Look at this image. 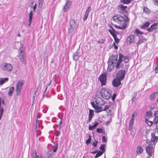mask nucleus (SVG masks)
Returning <instances> with one entry per match:
<instances>
[{"label": "nucleus", "instance_id": "f257e3e1", "mask_svg": "<svg viewBox=\"0 0 158 158\" xmlns=\"http://www.w3.org/2000/svg\"><path fill=\"white\" fill-rule=\"evenodd\" d=\"M113 20L119 24L120 26L114 25L116 28L119 29L124 30L127 27V24L129 21V19L126 16L123 17L122 15H115L113 17Z\"/></svg>", "mask_w": 158, "mask_h": 158}, {"label": "nucleus", "instance_id": "f03ea898", "mask_svg": "<svg viewBox=\"0 0 158 158\" xmlns=\"http://www.w3.org/2000/svg\"><path fill=\"white\" fill-rule=\"evenodd\" d=\"M147 142L148 143V145L146 147V151L148 154V158H150L152 156L154 152V148L155 146L154 143H153L152 142H149L148 140H147Z\"/></svg>", "mask_w": 158, "mask_h": 158}, {"label": "nucleus", "instance_id": "7ed1b4c3", "mask_svg": "<svg viewBox=\"0 0 158 158\" xmlns=\"http://www.w3.org/2000/svg\"><path fill=\"white\" fill-rule=\"evenodd\" d=\"M100 93L102 96L107 100L109 99L111 96L112 91L108 89H102Z\"/></svg>", "mask_w": 158, "mask_h": 158}, {"label": "nucleus", "instance_id": "20e7f679", "mask_svg": "<svg viewBox=\"0 0 158 158\" xmlns=\"http://www.w3.org/2000/svg\"><path fill=\"white\" fill-rule=\"evenodd\" d=\"M122 61L125 63H127L129 61V59L128 56H124L122 54H120L118 60L116 63V68L117 69L119 68L120 65Z\"/></svg>", "mask_w": 158, "mask_h": 158}, {"label": "nucleus", "instance_id": "39448f33", "mask_svg": "<svg viewBox=\"0 0 158 158\" xmlns=\"http://www.w3.org/2000/svg\"><path fill=\"white\" fill-rule=\"evenodd\" d=\"M118 7L119 13L120 14H124L123 16H122L123 17L126 16L127 18H128L127 15L128 12L126 10V9L127 8V6H124L123 4H121L118 6Z\"/></svg>", "mask_w": 158, "mask_h": 158}, {"label": "nucleus", "instance_id": "423d86ee", "mask_svg": "<svg viewBox=\"0 0 158 158\" xmlns=\"http://www.w3.org/2000/svg\"><path fill=\"white\" fill-rule=\"evenodd\" d=\"M24 82L22 81H19L16 85V92L17 96L21 94V91Z\"/></svg>", "mask_w": 158, "mask_h": 158}, {"label": "nucleus", "instance_id": "0eeeda50", "mask_svg": "<svg viewBox=\"0 0 158 158\" xmlns=\"http://www.w3.org/2000/svg\"><path fill=\"white\" fill-rule=\"evenodd\" d=\"M0 67L3 70L8 72L11 71L13 69V67L11 64L5 62L2 63L0 65Z\"/></svg>", "mask_w": 158, "mask_h": 158}, {"label": "nucleus", "instance_id": "6e6552de", "mask_svg": "<svg viewBox=\"0 0 158 158\" xmlns=\"http://www.w3.org/2000/svg\"><path fill=\"white\" fill-rule=\"evenodd\" d=\"M107 76L106 73L102 74L100 75L98 79L102 86L106 85Z\"/></svg>", "mask_w": 158, "mask_h": 158}, {"label": "nucleus", "instance_id": "1a4fd4ad", "mask_svg": "<svg viewBox=\"0 0 158 158\" xmlns=\"http://www.w3.org/2000/svg\"><path fill=\"white\" fill-rule=\"evenodd\" d=\"M22 47H20L19 50V58L21 62L24 64H26V60L25 57L24 56V53H23V51L22 49Z\"/></svg>", "mask_w": 158, "mask_h": 158}, {"label": "nucleus", "instance_id": "9d476101", "mask_svg": "<svg viewBox=\"0 0 158 158\" xmlns=\"http://www.w3.org/2000/svg\"><path fill=\"white\" fill-rule=\"evenodd\" d=\"M137 37L135 35H131L127 36L126 38V40L127 43L131 44L134 43L137 40Z\"/></svg>", "mask_w": 158, "mask_h": 158}, {"label": "nucleus", "instance_id": "9b49d317", "mask_svg": "<svg viewBox=\"0 0 158 158\" xmlns=\"http://www.w3.org/2000/svg\"><path fill=\"white\" fill-rule=\"evenodd\" d=\"M125 74L126 71L124 70H120L118 71L116 77L122 81L124 78Z\"/></svg>", "mask_w": 158, "mask_h": 158}, {"label": "nucleus", "instance_id": "f8f14e48", "mask_svg": "<svg viewBox=\"0 0 158 158\" xmlns=\"http://www.w3.org/2000/svg\"><path fill=\"white\" fill-rule=\"evenodd\" d=\"M91 104L92 107L94 108L96 110L95 112L96 113H98L102 111V107L98 106L97 104L96 105L94 102H91Z\"/></svg>", "mask_w": 158, "mask_h": 158}, {"label": "nucleus", "instance_id": "ddd939ff", "mask_svg": "<svg viewBox=\"0 0 158 158\" xmlns=\"http://www.w3.org/2000/svg\"><path fill=\"white\" fill-rule=\"evenodd\" d=\"M95 102L97 105L100 106H103L106 103L105 101L102 98L99 97L97 98Z\"/></svg>", "mask_w": 158, "mask_h": 158}, {"label": "nucleus", "instance_id": "4468645a", "mask_svg": "<svg viewBox=\"0 0 158 158\" xmlns=\"http://www.w3.org/2000/svg\"><path fill=\"white\" fill-rule=\"evenodd\" d=\"M115 64L113 63V62H110V61H108V66L107 69V71L108 72H110L113 70L115 66Z\"/></svg>", "mask_w": 158, "mask_h": 158}, {"label": "nucleus", "instance_id": "2eb2a0df", "mask_svg": "<svg viewBox=\"0 0 158 158\" xmlns=\"http://www.w3.org/2000/svg\"><path fill=\"white\" fill-rule=\"evenodd\" d=\"M121 81L117 78H115L112 81V85L114 87H118L121 84Z\"/></svg>", "mask_w": 158, "mask_h": 158}, {"label": "nucleus", "instance_id": "dca6fc26", "mask_svg": "<svg viewBox=\"0 0 158 158\" xmlns=\"http://www.w3.org/2000/svg\"><path fill=\"white\" fill-rule=\"evenodd\" d=\"M118 56L117 55H112L110 57L108 61H110V62H113V63H115L116 65V63L118 61Z\"/></svg>", "mask_w": 158, "mask_h": 158}, {"label": "nucleus", "instance_id": "f3484780", "mask_svg": "<svg viewBox=\"0 0 158 158\" xmlns=\"http://www.w3.org/2000/svg\"><path fill=\"white\" fill-rule=\"evenodd\" d=\"M91 8L90 6L89 7L87 8L85 11V14L83 16V21H85L87 20L88 16L89 14V13L90 11L91 10Z\"/></svg>", "mask_w": 158, "mask_h": 158}, {"label": "nucleus", "instance_id": "a211bd4d", "mask_svg": "<svg viewBox=\"0 0 158 158\" xmlns=\"http://www.w3.org/2000/svg\"><path fill=\"white\" fill-rule=\"evenodd\" d=\"M70 27L78 28V25H77L75 20L74 19H71L69 22Z\"/></svg>", "mask_w": 158, "mask_h": 158}, {"label": "nucleus", "instance_id": "6ab92c4d", "mask_svg": "<svg viewBox=\"0 0 158 158\" xmlns=\"http://www.w3.org/2000/svg\"><path fill=\"white\" fill-rule=\"evenodd\" d=\"M77 28L70 27L68 29V34L70 35L74 34L77 31Z\"/></svg>", "mask_w": 158, "mask_h": 158}, {"label": "nucleus", "instance_id": "aec40b11", "mask_svg": "<svg viewBox=\"0 0 158 158\" xmlns=\"http://www.w3.org/2000/svg\"><path fill=\"white\" fill-rule=\"evenodd\" d=\"M151 141L150 142H153V143L155 145V142H156L158 139V138L157 136H155V134L154 133H152L151 134Z\"/></svg>", "mask_w": 158, "mask_h": 158}, {"label": "nucleus", "instance_id": "412c9836", "mask_svg": "<svg viewBox=\"0 0 158 158\" xmlns=\"http://www.w3.org/2000/svg\"><path fill=\"white\" fill-rule=\"evenodd\" d=\"M110 27L111 29H109L108 30V31L111 35L113 36V37H114L116 35V33L118 34V32L117 31H116L113 28V27L111 26H110Z\"/></svg>", "mask_w": 158, "mask_h": 158}, {"label": "nucleus", "instance_id": "4be33fe9", "mask_svg": "<svg viewBox=\"0 0 158 158\" xmlns=\"http://www.w3.org/2000/svg\"><path fill=\"white\" fill-rule=\"evenodd\" d=\"M79 50H77L76 52L73 55V58L74 60L77 61L79 59Z\"/></svg>", "mask_w": 158, "mask_h": 158}, {"label": "nucleus", "instance_id": "5701e85b", "mask_svg": "<svg viewBox=\"0 0 158 158\" xmlns=\"http://www.w3.org/2000/svg\"><path fill=\"white\" fill-rule=\"evenodd\" d=\"M156 24L154 23L149 28H148L147 30L149 32H152L154 30H156L157 29V28L156 27Z\"/></svg>", "mask_w": 158, "mask_h": 158}, {"label": "nucleus", "instance_id": "b1692460", "mask_svg": "<svg viewBox=\"0 0 158 158\" xmlns=\"http://www.w3.org/2000/svg\"><path fill=\"white\" fill-rule=\"evenodd\" d=\"M8 77L0 78V85L3 84L5 82L8 81Z\"/></svg>", "mask_w": 158, "mask_h": 158}, {"label": "nucleus", "instance_id": "393cba45", "mask_svg": "<svg viewBox=\"0 0 158 158\" xmlns=\"http://www.w3.org/2000/svg\"><path fill=\"white\" fill-rule=\"evenodd\" d=\"M154 114L155 117L154 119L153 123L156 124H157L158 122V111H157Z\"/></svg>", "mask_w": 158, "mask_h": 158}, {"label": "nucleus", "instance_id": "a878e982", "mask_svg": "<svg viewBox=\"0 0 158 158\" xmlns=\"http://www.w3.org/2000/svg\"><path fill=\"white\" fill-rule=\"evenodd\" d=\"M158 96V92H155L152 94L150 97V99L151 100H153L156 97Z\"/></svg>", "mask_w": 158, "mask_h": 158}, {"label": "nucleus", "instance_id": "bb28decb", "mask_svg": "<svg viewBox=\"0 0 158 158\" xmlns=\"http://www.w3.org/2000/svg\"><path fill=\"white\" fill-rule=\"evenodd\" d=\"M98 125V123L95 122V123L93 125L89 126V129L91 131L95 129Z\"/></svg>", "mask_w": 158, "mask_h": 158}, {"label": "nucleus", "instance_id": "cd10ccee", "mask_svg": "<svg viewBox=\"0 0 158 158\" xmlns=\"http://www.w3.org/2000/svg\"><path fill=\"white\" fill-rule=\"evenodd\" d=\"M15 89V88L13 86H12L10 88L9 91L8 93V94L9 96H12V94L13 93Z\"/></svg>", "mask_w": 158, "mask_h": 158}, {"label": "nucleus", "instance_id": "c85d7f7f", "mask_svg": "<svg viewBox=\"0 0 158 158\" xmlns=\"http://www.w3.org/2000/svg\"><path fill=\"white\" fill-rule=\"evenodd\" d=\"M70 2L69 0H68L67 2L65 3V4L63 7V10L64 12H65L66 10L68 9L69 6H68V3L69 2Z\"/></svg>", "mask_w": 158, "mask_h": 158}, {"label": "nucleus", "instance_id": "c756f323", "mask_svg": "<svg viewBox=\"0 0 158 158\" xmlns=\"http://www.w3.org/2000/svg\"><path fill=\"white\" fill-rule=\"evenodd\" d=\"M150 23L148 22H146L145 24L143 25L140 28L145 29L146 28L148 27L150 25Z\"/></svg>", "mask_w": 158, "mask_h": 158}, {"label": "nucleus", "instance_id": "7c9ffc66", "mask_svg": "<svg viewBox=\"0 0 158 158\" xmlns=\"http://www.w3.org/2000/svg\"><path fill=\"white\" fill-rule=\"evenodd\" d=\"M134 121L131 120L129 123V126L128 129L129 131H131L132 129L133 124Z\"/></svg>", "mask_w": 158, "mask_h": 158}, {"label": "nucleus", "instance_id": "2f4dec72", "mask_svg": "<svg viewBox=\"0 0 158 158\" xmlns=\"http://www.w3.org/2000/svg\"><path fill=\"white\" fill-rule=\"evenodd\" d=\"M131 0H120L121 3H123L124 4H129L131 2Z\"/></svg>", "mask_w": 158, "mask_h": 158}, {"label": "nucleus", "instance_id": "473e14b6", "mask_svg": "<svg viewBox=\"0 0 158 158\" xmlns=\"http://www.w3.org/2000/svg\"><path fill=\"white\" fill-rule=\"evenodd\" d=\"M143 11L144 12L147 14H148L150 13V10L146 6H144L143 8Z\"/></svg>", "mask_w": 158, "mask_h": 158}, {"label": "nucleus", "instance_id": "72a5a7b5", "mask_svg": "<svg viewBox=\"0 0 158 158\" xmlns=\"http://www.w3.org/2000/svg\"><path fill=\"white\" fill-rule=\"evenodd\" d=\"M103 153L104 152L103 151H98L95 155V158H97L101 156L103 154Z\"/></svg>", "mask_w": 158, "mask_h": 158}, {"label": "nucleus", "instance_id": "f704fd0d", "mask_svg": "<svg viewBox=\"0 0 158 158\" xmlns=\"http://www.w3.org/2000/svg\"><path fill=\"white\" fill-rule=\"evenodd\" d=\"M32 155L34 158H38V156H39L37 155V152L35 150L33 151Z\"/></svg>", "mask_w": 158, "mask_h": 158}, {"label": "nucleus", "instance_id": "c9c22d12", "mask_svg": "<svg viewBox=\"0 0 158 158\" xmlns=\"http://www.w3.org/2000/svg\"><path fill=\"white\" fill-rule=\"evenodd\" d=\"M94 114L93 111L92 110H89V117L93 118Z\"/></svg>", "mask_w": 158, "mask_h": 158}, {"label": "nucleus", "instance_id": "e433bc0d", "mask_svg": "<svg viewBox=\"0 0 158 158\" xmlns=\"http://www.w3.org/2000/svg\"><path fill=\"white\" fill-rule=\"evenodd\" d=\"M106 145L105 144H102L100 147V149L101 151H103V152L105 151V147Z\"/></svg>", "mask_w": 158, "mask_h": 158}, {"label": "nucleus", "instance_id": "4c0bfd02", "mask_svg": "<svg viewBox=\"0 0 158 158\" xmlns=\"http://www.w3.org/2000/svg\"><path fill=\"white\" fill-rule=\"evenodd\" d=\"M91 136L90 135H89L88 139H87L85 141L86 143L88 145L91 142Z\"/></svg>", "mask_w": 158, "mask_h": 158}, {"label": "nucleus", "instance_id": "58836bf2", "mask_svg": "<svg viewBox=\"0 0 158 158\" xmlns=\"http://www.w3.org/2000/svg\"><path fill=\"white\" fill-rule=\"evenodd\" d=\"M32 17H33V16L29 15V20H28V22H29V23L28 24V25L29 27L30 26L31 24V21H32Z\"/></svg>", "mask_w": 158, "mask_h": 158}, {"label": "nucleus", "instance_id": "ea45409f", "mask_svg": "<svg viewBox=\"0 0 158 158\" xmlns=\"http://www.w3.org/2000/svg\"><path fill=\"white\" fill-rule=\"evenodd\" d=\"M145 121L146 123L149 126H151L152 124V121H149V120L147 119H145Z\"/></svg>", "mask_w": 158, "mask_h": 158}, {"label": "nucleus", "instance_id": "a19ab883", "mask_svg": "<svg viewBox=\"0 0 158 158\" xmlns=\"http://www.w3.org/2000/svg\"><path fill=\"white\" fill-rule=\"evenodd\" d=\"M152 114V112L151 111H147L146 113V115L147 117H151Z\"/></svg>", "mask_w": 158, "mask_h": 158}, {"label": "nucleus", "instance_id": "79ce46f5", "mask_svg": "<svg viewBox=\"0 0 158 158\" xmlns=\"http://www.w3.org/2000/svg\"><path fill=\"white\" fill-rule=\"evenodd\" d=\"M96 131L98 133H103V131L101 128H98L97 129Z\"/></svg>", "mask_w": 158, "mask_h": 158}, {"label": "nucleus", "instance_id": "37998d69", "mask_svg": "<svg viewBox=\"0 0 158 158\" xmlns=\"http://www.w3.org/2000/svg\"><path fill=\"white\" fill-rule=\"evenodd\" d=\"M57 143L53 147V152H56L57 150Z\"/></svg>", "mask_w": 158, "mask_h": 158}, {"label": "nucleus", "instance_id": "c03bdc74", "mask_svg": "<svg viewBox=\"0 0 158 158\" xmlns=\"http://www.w3.org/2000/svg\"><path fill=\"white\" fill-rule=\"evenodd\" d=\"M115 42L117 44H118L119 41V39L117 38V35L113 37Z\"/></svg>", "mask_w": 158, "mask_h": 158}, {"label": "nucleus", "instance_id": "a18cd8bd", "mask_svg": "<svg viewBox=\"0 0 158 158\" xmlns=\"http://www.w3.org/2000/svg\"><path fill=\"white\" fill-rule=\"evenodd\" d=\"M98 141L95 140L93 142L92 144L93 145L94 147H96L98 144Z\"/></svg>", "mask_w": 158, "mask_h": 158}, {"label": "nucleus", "instance_id": "49530a36", "mask_svg": "<svg viewBox=\"0 0 158 158\" xmlns=\"http://www.w3.org/2000/svg\"><path fill=\"white\" fill-rule=\"evenodd\" d=\"M146 41V39L145 38L142 39V40H141V38H140L139 39V44H141L142 43H143Z\"/></svg>", "mask_w": 158, "mask_h": 158}, {"label": "nucleus", "instance_id": "de8ad7c7", "mask_svg": "<svg viewBox=\"0 0 158 158\" xmlns=\"http://www.w3.org/2000/svg\"><path fill=\"white\" fill-rule=\"evenodd\" d=\"M36 130V136H38L40 135L41 133V131L39 130V129H35Z\"/></svg>", "mask_w": 158, "mask_h": 158}, {"label": "nucleus", "instance_id": "09e8293b", "mask_svg": "<svg viewBox=\"0 0 158 158\" xmlns=\"http://www.w3.org/2000/svg\"><path fill=\"white\" fill-rule=\"evenodd\" d=\"M55 135L57 136H59L60 134V132L58 130H56L55 131Z\"/></svg>", "mask_w": 158, "mask_h": 158}, {"label": "nucleus", "instance_id": "8fccbe9b", "mask_svg": "<svg viewBox=\"0 0 158 158\" xmlns=\"http://www.w3.org/2000/svg\"><path fill=\"white\" fill-rule=\"evenodd\" d=\"M43 108H44L43 110V112L44 113H46L48 110V108L46 106H44Z\"/></svg>", "mask_w": 158, "mask_h": 158}, {"label": "nucleus", "instance_id": "3c124183", "mask_svg": "<svg viewBox=\"0 0 158 158\" xmlns=\"http://www.w3.org/2000/svg\"><path fill=\"white\" fill-rule=\"evenodd\" d=\"M116 95H117L116 94H114L112 96V100L113 101V103L115 101Z\"/></svg>", "mask_w": 158, "mask_h": 158}, {"label": "nucleus", "instance_id": "603ef678", "mask_svg": "<svg viewBox=\"0 0 158 158\" xmlns=\"http://www.w3.org/2000/svg\"><path fill=\"white\" fill-rule=\"evenodd\" d=\"M35 125H36L35 129H39V127L40 126V125L39 123L38 122L37 120H36Z\"/></svg>", "mask_w": 158, "mask_h": 158}, {"label": "nucleus", "instance_id": "864d4df0", "mask_svg": "<svg viewBox=\"0 0 158 158\" xmlns=\"http://www.w3.org/2000/svg\"><path fill=\"white\" fill-rule=\"evenodd\" d=\"M105 40V39H102L100 40H99L98 41V44H101V43L103 44Z\"/></svg>", "mask_w": 158, "mask_h": 158}, {"label": "nucleus", "instance_id": "5fc2aeb1", "mask_svg": "<svg viewBox=\"0 0 158 158\" xmlns=\"http://www.w3.org/2000/svg\"><path fill=\"white\" fill-rule=\"evenodd\" d=\"M137 111H135L131 115V117L132 118H134L135 116H136L137 115Z\"/></svg>", "mask_w": 158, "mask_h": 158}, {"label": "nucleus", "instance_id": "6e6d98bb", "mask_svg": "<svg viewBox=\"0 0 158 158\" xmlns=\"http://www.w3.org/2000/svg\"><path fill=\"white\" fill-rule=\"evenodd\" d=\"M44 0H39V4L40 6H42L43 5V2Z\"/></svg>", "mask_w": 158, "mask_h": 158}, {"label": "nucleus", "instance_id": "4d7b16f0", "mask_svg": "<svg viewBox=\"0 0 158 158\" xmlns=\"http://www.w3.org/2000/svg\"><path fill=\"white\" fill-rule=\"evenodd\" d=\"M143 148L141 146H139V154L143 152Z\"/></svg>", "mask_w": 158, "mask_h": 158}, {"label": "nucleus", "instance_id": "13d9d810", "mask_svg": "<svg viewBox=\"0 0 158 158\" xmlns=\"http://www.w3.org/2000/svg\"><path fill=\"white\" fill-rule=\"evenodd\" d=\"M109 106L108 105H106L105 106V107L103 109H102V111H106L108 109H109Z\"/></svg>", "mask_w": 158, "mask_h": 158}, {"label": "nucleus", "instance_id": "bf43d9fd", "mask_svg": "<svg viewBox=\"0 0 158 158\" xmlns=\"http://www.w3.org/2000/svg\"><path fill=\"white\" fill-rule=\"evenodd\" d=\"M60 118V123H59V126H60V127H59V129H60V128H61V125L62 123V117H61V118H60V117H59Z\"/></svg>", "mask_w": 158, "mask_h": 158}, {"label": "nucleus", "instance_id": "052dcab7", "mask_svg": "<svg viewBox=\"0 0 158 158\" xmlns=\"http://www.w3.org/2000/svg\"><path fill=\"white\" fill-rule=\"evenodd\" d=\"M102 141L103 142H106L107 141L106 139L105 136H103L102 137Z\"/></svg>", "mask_w": 158, "mask_h": 158}, {"label": "nucleus", "instance_id": "680f3d73", "mask_svg": "<svg viewBox=\"0 0 158 158\" xmlns=\"http://www.w3.org/2000/svg\"><path fill=\"white\" fill-rule=\"evenodd\" d=\"M134 33L135 35H136L137 36H138V29H136Z\"/></svg>", "mask_w": 158, "mask_h": 158}, {"label": "nucleus", "instance_id": "e2e57ef3", "mask_svg": "<svg viewBox=\"0 0 158 158\" xmlns=\"http://www.w3.org/2000/svg\"><path fill=\"white\" fill-rule=\"evenodd\" d=\"M154 4L156 6H158V0H153Z\"/></svg>", "mask_w": 158, "mask_h": 158}, {"label": "nucleus", "instance_id": "0e129e2a", "mask_svg": "<svg viewBox=\"0 0 158 158\" xmlns=\"http://www.w3.org/2000/svg\"><path fill=\"white\" fill-rule=\"evenodd\" d=\"M137 93L136 92L134 93L133 95L132 100L133 101L134 99H135L136 97V95Z\"/></svg>", "mask_w": 158, "mask_h": 158}, {"label": "nucleus", "instance_id": "69168bd1", "mask_svg": "<svg viewBox=\"0 0 158 158\" xmlns=\"http://www.w3.org/2000/svg\"><path fill=\"white\" fill-rule=\"evenodd\" d=\"M155 71L156 73H158V66H157L156 67L155 69Z\"/></svg>", "mask_w": 158, "mask_h": 158}, {"label": "nucleus", "instance_id": "338daca9", "mask_svg": "<svg viewBox=\"0 0 158 158\" xmlns=\"http://www.w3.org/2000/svg\"><path fill=\"white\" fill-rule=\"evenodd\" d=\"M36 6H37V4H36L35 3L33 7V11L34 12L35 11V9H36Z\"/></svg>", "mask_w": 158, "mask_h": 158}, {"label": "nucleus", "instance_id": "774afa93", "mask_svg": "<svg viewBox=\"0 0 158 158\" xmlns=\"http://www.w3.org/2000/svg\"><path fill=\"white\" fill-rule=\"evenodd\" d=\"M92 118L89 117V119L87 120V123H90L91 122Z\"/></svg>", "mask_w": 158, "mask_h": 158}]
</instances>
